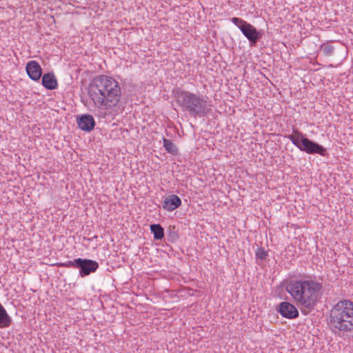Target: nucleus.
I'll return each instance as SVG.
<instances>
[{
    "label": "nucleus",
    "instance_id": "0eeeda50",
    "mask_svg": "<svg viewBox=\"0 0 353 353\" xmlns=\"http://www.w3.org/2000/svg\"><path fill=\"white\" fill-rule=\"evenodd\" d=\"M98 262L92 259L79 258L77 268L79 270V275L85 277L95 272L99 268Z\"/></svg>",
    "mask_w": 353,
    "mask_h": 353
},
{
    "label": "nucleus",
    "instance_id": "423d86ee",
    "mask_svg": "<svg viewBox=\"0 0 353 353\" xmlns=\"http://www.w3.org/2000/svg\"><path fill=\"white\" fill-rule=\"evenodd\" d=\"M231 21L240 29L242 34L248 39L251 46H255L262 38V31H258L252 24L242 19L233 17L231 19Z\"/></svg>",
    "mask_w": 353,
    "mask_h": 353
},
{
    "label": "nucleus",
    "instance_id": "4468645a",
    "mask_svg": "<svg viewBox=\"0 0 353 353\" xmlns=\"http://www.w3.org/2000/svg\"><path fill=\"white\" fill-rule=\"evenodd\" d=\"M150 231L153 234L155 240H161L164 237V229L159 223L151 224Z\"/></svg>",
    "mask_w": 353,
    "mask_h": 353
},
{
    "label": "nucleus",
    "instance_id": "ddd939ff",
    "mask_svg": "<svg viewBox=\"0 0 353 353\" xmlns=\"http://www.w3.org/2000/svg\"><path fill=\"white\" fill-rule=\"evenodd\" d=\"M12 324V318L0 303V328H6Z\"/></svg>",
    "mask_w": 353,
    "mask_h": 353
},
{
    "label": "nucleus",
    "instance_id": "f8f14e48",
    "mask_svg": "<svg viewBox=\"0 0 353 353\" xmlns=\"http://www.w3.org/2000/svg\"><path fill=\"white\" fill-rule=\"evenodd\" d=\"M42 85L48 90H54L57 88V79L53 73H45L41 79Z\"/></svg>",
    "mask_w": 353,
    "mask_h": 353
},
{
    "label": "nucleus",
    "instance_id": "a211bd4d",
    "mask_svg": "<svg viewBox=\"0 0 353 353\" xmlns=\"http://www.w3.org/2000/svg\"><path fill=\"white\" fill-rule=\"evenodd\" d=\"M255 254L256 259L261 260H265L268 256V252L263 248H258Z\"/></svg>",
    "mask_w": 353,
    "mask_h": 353
},
{
    "label": "nucleus",
    "instance_id": "f03ea898",
    "mask_svg": "<svg viewBox=\"0 0 353 353\" xmlns=\"http://www.w3.org/2000/svg\"><path fill=\"white\" fill-rule=\"evenodd\" d=\"M88 95L94 107L103 110L114 108L121 98V90L117 81L111 77H95L88 86Z\"/></svg>",
    "mask_w": 353,
    "mask_h": 353
},
{
    "label": "nucleus",
    "instance_id": "f3484780",
    "mask_svg": "<svg viewBox=\"0 0 353 353\" xmlns=\"http://www.w3.org/2000/svg\"><path fill=\"white\" fill-rule=\"evenodd\" d=\"M79 258L75 259L73 261H68L65 263H57L58 267H63V268H77L78 266Z\"/></svg>",
    "mask_w": 353,
    "mask_h": 353
},
{
    "label": "nucleus",
    "instance_id": "2eb2a0df",
    "mask_svg": "<svg viewBox=\"0 0 353 353\" xmlns=\"http://www.w3.org/2000/svg\"><path fill=\"white\" fill-rule=\"evenodd\" d=\"M163 147L165 150L170 154H176L178 153V148L176 145L170 139L163 138Z\"/></svg>",
    "mask_w": 353,
    "mask_h": 353
},
{
    "label": "nucleus",
    "instance_id": "1a4fd4ad",
    "mask_svg": "<svg viewBox=\"0 0 353 353\" xmlns=\"http://www.w3.org/2000/svg\"><path fill=\"white\" fill-rule=\"evenodd\" d=\"M78 127L85 132L92 131L95 125L94 117L90 114H82L77 118Z\"/></svg>",
    "mask_w": 353,
    "mask_h": 353
},
{
    "label": "nucleus",
    "instance_id": "9b49d317",
    "mask_svg": "<svg viewBox=\"0 0 353 353\" xmlns=\"http://www.w3.org/2000/svg\"><path fill=\"white\" fill-rule=\"evenodd\" d=\"M181 205V199L176 194L166 196L162 202V208L168 212H172Z\"/></svg>",
    "mask_w": 353,
    "mask_h": 353
},
{
    "label": "nucleus",
    "instance_id": "39448f33",
    "mask_svg": "<svg viewBox=\"0 0 353 353\" xmlns=\"http://www.w3.org/2000/svg\"><path fill=\"white\" fill-rule=\"evenodd\" d=\"M292 143L297 147L301 151L307 154H318L321 156H325L326 149L321 145L305 137L304 134L296 128H293L292 134L285 135Z\"/></svg>",
    "mask_w": 353,
    "mask_h": 353
},
{
    "label": "nucleus",
    "instance_id": "6ab92c4d",
    "mask_svg": "<svg viewBox=\"0 0 353 353\" xmlns=\"http://www.w3.org/2000/svg\"><path fill=\"white\" fill-rule=\"evenodd\" d=\"M334 47L329 44H323L321 46V50L325 56H331L334 52Z\"/></svg>",
    "mask_w": 353,
    "mask_h": 353
},
{
    "label": "nucleus",
    "instance_id": "9d476101",
    "mask_svg": "<svg viewBox=\"0 0 353 353\" xmlns=\"http://www.w3.org/2000/svg\"><path fill=\"white\" fill-rule=\"evenodd\" d=\"M26 70L28 77L33 81H38L42 75V69L36 61H30L27 63Z\"/></svg>",
    "mask_w": 353,
    "mask_h": 353
},
{
    "label": "nucleus",
    "instance_id": "6e6552de",
    "mask_svg": "<svg viewBox=\"0 0 353 353\" xmlns=\"http://www.w3.org/2000/svg\"><path fill=\"white\" fill-rule=\"evenodd\" d=\"M276 311L284 318L294 319L299 316V310L291 303L283 301L276 307Z\"/></svg>",
    "mask_w": 353,
    "mask_h": 353
},
{
    "label": "nucleus",
    "instance_id": "dca6fc26",
    "mask_svg": "<svg viewBox=\"0 0 353 353\" xmlns=\"http://www.w3.org/2000/svg\"><path fill=\"white\" fill-rule=\"evenodd\" d=\"M179 239L177 231L175 226H170L168 228V241L174 242Z\"/></svg>",
    "mask_w": 353,
    "mask_h": 353
},
{
    "label": "nucleus",
    "instance_id": "7ed1b4c3",
    "mask_svg": "<svg viewBox=\"0 0 353 353\" xmlns=\"http://www.w3.org/2000/svg\"><path fill=\"white\" fill-rule=\"evenodd\" d=\"M176 103L183 111L194 117H203L211 110L210 105L205 97L180 88L173 90Z\"/></svg>",
    "mask_w": 353,
    "mask_h": 353
},
{
    "label": "nucleus",
    "instance_id": "f257e3e1",
    "mask_svg": "<svg viewBox=\"0 0 353 353\" xmlns=\"http://www.w3.org/2000/svg\"><path fill=\"white\" fill-rule=\"evenodd\" d=\"M311 276L287 281L285 290L290 294L301 312L306 314L314 310L323 296V283Z\"/></svg>",
    "mask_w": 353,
    "mask_h": 353
},
{
    "label": "nucleus",
    "instance_id": "20e7f679",
    "mask_svg": "<svg viewBox=\"0 0 353 353\" xmlns=\"http://www.w3.org/2000/svg\"><path fill=\"white\" fill-rule=\"evenodd\" d=\"M329 325L332 331L349 332L353 330V302L341 299L330 311Z\"/></svg>",
    "mask_w": 353,
    "mask_h": 353
}]
</instances>
